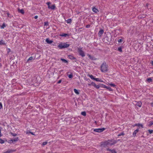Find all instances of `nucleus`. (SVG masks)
<instances>
[{"instance_id":"3","label":"nucleus","mask_w":153,"mask_h":153,"mask_svg":"<svg viewBox=\"0 0 153 153\" xmlns=\"http://www.w3.org/2000/svg\"><path fill=\"white\" fill-rule=\"evenodd\" d=\"M46 4L48 5V8L51 10H54L56 8L55 4H53L51 6L50 4H51V3L50 2H47Z\"/></svg>"},{"instance_id":"27","label":"nucleus","mask_w":153,"mask_h":153,"mask_svg":"<svg viewBox=\"0 0 153 153\" xmlns=\"http://www.w3.org/2000/svg\"><path fill=\"white\" fill-rule=\"evenodd\" d=\"M125 135V134L123 132H122L121 133H120L118 135V136H121V135H122V136H123Z\"/></svg>"},{"instance_id":"21","label":"nucleus","mask_w":153,"mask_h":153,"mask_svg":"<svg viewBox=\"0 0 153 153\" xmlns=\"http://www.w3.org/2000/svg\"><path fill=\"white\" fill-rule=\"evenodd\" d=\"M61 61H62L63 62L65 63H68V61L67 60H66L64 59H62V58H61Z\"/></svg>"},{"instance_id":"33","label":"nucleus","mask_w":153,"mask_h":153,"mask_svg":"<svg viewBox=\"0 0 153 153\" xmlns=\"http://www.w3.org/2000/svg\"><path fill=\"white\" fill-rule=\"evenodd\" d=\"M5 27V25L4 23L2 25L1 27V28L2 29H4Z\"/></svg>"},{"instance_id":"20","label":"nucleus","mask_w":153,"mask_h":153,"mask_svg":"<svg viewBox=\"0 0 153 153\" xmlns=\"http://www.w3.org/2000/svg\"><path fill=\"white\" fill-rule=\"evenodd\" d=\"M88 57L89 58L92 60H95L96 59H94V57L91 56V55H89Z\"/></svg>"},{"instance_id":"32","label":"nucleus","mask_w":153,"mask_h":153,"mask_svg":"<svg viewBox=\"0 0 153 153\" xmlns=\"http://www.w3.org/2000/svg\"><path fill=\"white\" fill-rule=\"evenodd\" d=\"M4 140L0 138V143L1 144H3L4 143Z\"/></svg>"},{"instance_id":"48","label":"nucleus","mask_w":153,"mask_h":153,"mask_svg":"<svg viewBox=\"0 0 153 153\" xmlns=\"http://www.w3.org/2000/svg\"><path fill=\"white\" fill-rule=\"evenodd\" d=\"M61 81H62V80H59L57 82V83L59 84V83H60L61 82Z\"/></svg>"},{"instance_id":"10","label":"nucleus","mask_w":153,"mask_h":153,"mask_svg":"<svg viewBox=\"0 0 153 153\" xmlns=\"http://www.w3.org/2000/svg\"><path fill=\"white\" fill-rule=\"evenodd\" d=\"M104 33V30H103L101 29L99 31V32L98 33V35L99 36H101L103 34V33Z\"/></svg>"},{"instance_id":"31","label":"nucleus","mask_w":153,"mask_h":153,"mask_svg":"<svg viewBox=\"0 0 153 153\" xmlns=\"http://www.w3.org/2000/svg\"><path fill=\"white\" fill-rule=\"evenodd\" d=\"M101 87H102V88H106L107 86H106L105 85H103V84H101Z\"/></svg>"},{"instance_id":"53","label":"nucleus","mask_w":153,"mask_h":153,"mask_svg":"<svg viewBox=\"0 0 153 153\" xmlns=\"http://www.w3.org/2000/svg\"><path fill=\"white\" fill-rule=\"evenodd\" d=\"M99 82H103V81L102 80H101V79H100V81Z\"/></svg>"},{"instance_id":"5","label":"nucleus","mask_w":153,"mask_h":153,"mask_svg":"<svg viewBox=\"0 0 153 153\" xmlns=\"http://www.w3.org/2000/svg\"><path fill=\"white\" fill-rule=\"evenodd\" d=\"M117 142V141L113 140H108V146H111L112 145H113Z\"/></svg>"},{"instance_id":"60","label":"nucleus","mask_w":153,"mask_h":153,"mask_svg":"<svg viewBox=\"0 0 153 153\" xmlns=\"http://www.w3.org/2000/svg\"><path fill=\"white\" fill-rule=\"evenodd\" d=\"M9 51H8V52H9Z\"/></svg>"},{"instance_id":"45","label":"nucleus","mask_w":153,"mask_h":153,"mask_svg":"<svg viewBox=\"0 0 153 153\" xmlns=\"http://www.w3.org/2000/svg\"><path fill=\"white\" fill-rule=\"evenodd\" d=\"M123 40L121 39H119L118 40V42H119V43H120V42H122Z\"/></svg>"},{"instance_id":"39","label":"nucleus","mask_w":153,"mask_h":153,"mask_svg":"<svg viewBox=\"0 0 153 153\" xmlns=\"http://www.w3.org/2000/svg\"><path fill=\"white\" fill-rule=\"evenodd\" d=\"M48 143V142H43L42 143V145L43 146H45Z\"/></svg>"},{"instance_id":"50","label":"nucleus","mask_w":153,"mask_h":153,"mask_svg":"<svg viewBox=\"0 0 153 153\" xmlns=\"http://www.w3.org/2000/svg\"><path fill=\"white\" fill-rule=\"evenodd\" d=\"M29 133H30V134H32V135H34V134H33V132H31L30 131V132H29Z\"/></svg>"},{"instance_id":"55","label":"nucleus","mask_w":153,"mask_h":153,"mask_svg":"<svg viewBox=\"0 0 153 153\" xmlns=\"http://www.w3.org/2000/svg\"><path fill=\"white\" fill-rule=\"evenodd\" d=\"M151 64L153 65V61L151 62Z\"/></svg>"},{"instance_id":"36","label":"nucleus","mask_w":153,"mask_h":153,"mask_svg":"<svg viewBox=\"0 0 153 153\" xmlns=\"http://www.w3.org/2000/svg\"><path fill=\"white\" fill-rule=\"evenodd\" d=\"M148 131L149 133L150 134H151L153 132V130H150L149 129V130H148Z\"/></svg>"},{"instance_id":"35","label":"nucleus","mask_w":153,"mask_h":153,"mask_svg":"<svg viewBox=\"0 0 153 153\" xmlns=\"http://www.w3.org/2000/svg\"><path fill=\"white\" fill-rule=\"evenodd\" d=\"M91 85L94 86V87L96 86V84L93 82H92L91 83Z\"/></svg>"},{"instance_id":"30","label":"nucleus","mask_w":153,"mask_h":153,"mask_svg":"<svg viewBox=\"0 0 153 153\" xmlns=\"http://www.w3.org/2000/svg\"><path fill=\"white\" fill-rule=\"evenodd\" d=\"M138 126L141 127V128H143V125L142 124H141L140 123L138 124Z\"/></svg>"},{"instance_id":"22","label":"nucleus","mask_w":153,"mask_h":153,"mask_svg":"<svg viewBox=\"0 0 153 153\" xmlns=\"http://www.w3.org/2000/svg\"><path fill=\"white\" fill-rule=\"evenodd\" d=\"M81 114L84 116H86V113L85 111L82 112L81 113Z\"/></svg>"},{"instance_id":"16","label":"nucleus","mask_w":153,"mask_h":153,"mask_svg":"<svg viewBox=\"0 0 153 153\" xmlns=\"http://www.w3.org/2000/svg\"><path fill=\"white\" fill-rule=\"evenodd\" d=\"M33 59V57L32 56L30 57V58H28V59L27 61L26 62L28 63L30 61H32V60Z\"/></svg>"},{"instance_id":"7","label":"nucleus","mask_w":153,"mask_h":153,"mask_svg":"<svg viewBox=\"0 0 153 153\" xmlns=\"http://www.w3.org/2000/svg\"><path fill=\"white\" fill-rule=\"evenodd\" d=\"M135 102H136V103L135 104L136 105L140 107H141L142 103L140 101H139L138 102L135 101Z\"/></svg>"},{"instance_id":"25","label":"nucleus","mask_w":153,"mask_h":153,"mask_svg":"<svg viewBox=\"0 0 153 153\" xmlns=\"http://www.w3.org/2000/svg\"><path fill=\"white\" fill-rule=\"evenodd\" d=\"M153 125V121H150L149 122V126H151Z\"/></svg>"},{"instance_id":"63","label":"nucleus","mask_w":153,"mask_h":153,"mask_svg":"<svg viewBox=\"0 0 153 153\" xmlns=\"http://www.w3.org/2000/svg\"><path fill=\"white\" fill-rule=\"evenodd\" d=\"M55 1H56V0H55Z\"/></svg>"},{"instance_id":"47","label":"nucleus","mask_w":153,"mask_h":153,"mask_svg":"<svg viewBox=\"0 0 153 153\" xmlns=\"http://www.w3.org/2000/svg\"><path fill=\"white\" fill-rule=\"evenodd\" d=\"M1 127H0V137H1L2 136V135L1 134Z\"/></svg>"},{"instance_id":"38","label":"nucleus","mask_w":153,"mask_h":153,"mask_svg":"<svg viewBox=\"0 0 153 153\" xmlns=\"http://www.w3.org/2000/svg\"><path fill=\"white\" fill-rule=\"evenodd\" d=\"M44 26H48V22H45L44 23Z\"/></svg>"},{"instance_id":"18","label":"nucleus","mask_w":153,"mask_h":153,"mask_svg":"<svg viewBox=\"0 0 153 153\" xmlns=\"http://www.w3.org/2000/svg\"><path fill=\"white\" fill-rule=\"evenodd\" d=\"M6 44L4 41L3 40H1L0 41V45H5Z\"/></svg>"},{"instance_id":"34","label":"nucleus","mask_w":153,"mask_h":153,"mask_svg":"<svg viewBox=\"0 0 153 153\" xmlns=\"http://www.w3.org/2000/svg\"><path fill=\"white\" fill-rule=\"evenodd\" d=\"M68 77L69 78H71L73 77V76L72 74H70L68 75Z\"/></svg>"},{"instance_id":"2","label":"nucleus","mask_w":153,"mask_h":153,"mask_svg":"<svg viewBox=\"0 0 153 153\" xmlns=\"http://www.w3.org/2000/svg\"><path fill=\"white\" fill-rule=\"evenodd\" d=\"M70 46V44L68 43V42L65 43H62L59 44L58 46V47L60 49L66 48Z\"/></svg>"},{"instance_id":"19","label":"nucleus","mask_w":153,"mask_h":153,"mask_svg":"<svg viewBox=\"0 0 153 153\" xmlns=\"http://www.w3.org/2000/svg\"><path fill=\"white\" fill-rule=\"evenodd\" d=\"M74 91L76 94L78 95L79 94V92H78V91L76 89H74Z\"/></svg>"},{"instance_id":"56","label":"nucleus","mask_w":153,"mask_h":153,"mask_svg":"<svg viewBox=\"0 0 153 153\" xmlns=\"http://www.w3.org/2000/svg\"><path fill=\"white\" fill-rule=\"evenodd\" d=\"M88 85L89 86H90L91 85V84H88Z\"/></svg>"},{"instance_id":"9","label":"nucleus","mask_w":153,"mask_h":153,"mask_svg":"<svg viewBox=\"0 0 153 153\" xmlns=\"http://www.w3.org/2000/svg\"><path fill=\"white\" fill-rule=\"evenodd\" d=\"M139 129L138 128L136 130H135L133 132V137H135L136 136V134L139 131Z\"/></svg>"},{"instance_id":"51","label":"nucleus","mask_w":153,"mask_h":153,"mask_svg":"<svg viewBox=\"0 0 153 153\" xmlns=\"http://www.w3.org/2000/svg\"><path fill=\"white\" fill-rule=\"evenodd\" d=\"M150 104L151 106L153 107V102L151 103Z\"/></svg>"},{"instance_id":"1","label":"nucleus","mask_w":153,"mask_h":153,"mask_svg":"<svg viewBox=\"0 0 153 153\" xmlns=\"http://www.w3.org/2000/svg\"><path fill=\"white\" fill-rule=\"evenodd\" d=\"M108 65L105 62H104L102 64L100 70L102 72H107L108 71Z\"/></svg>"},{"instance_id":"4","label":"nucleus","mask_w":153,"mask_h":153,"mask_svg":"<svg viewBox=\"0 0 153 153\" xmlns=\"http://www.w3.org/2000/svg\"><path fill=\"white\" fill-rule=\"evenodd\" d=\"M78 51L79 54V55L82 56L83 57L85 56V53L84 51L82 50V48H79L78 49Z\"/></svg>"},{"instance_id":"61","label":"nucleus","mask_w":153,"mask_h":153,"mask_svg":"<svg viewBox=\"0 0 153 153\" xmlns=\"http://www.w3.org/2000/svg\"><path fill=\"white\" fill-rule=\"evenodd\" d=\"M9 51H8V52H9Z\"/></svg>"},{"instance_id":"29","label":"nucleus","mask_w":153,"mask_h":153,"mask_svg":"<svg viewBox=\"0 0 153 153\" xmlns=\"http://www.w3.org/2000/svg\"><path fill=\"white\" fill-rule=\"evenodd\" d=\"M106 88L108 89L109 91H112V89L110 87L107 86Z\"/></svg>"},{"instance_id":"6","label":"nucleus","mask_w":153,"mask_h":153,"mask_svg":"<svg viewBox=\"0 0 153 153\" xmlns=\"http://www.w3.org/2000/svg\"><path fill=\"white\" fill-rule=\"evenodd\" d=\"M105 128H99L97 129H94V131L95 132H101L105 130Z\"/></svg>"},{"instance_id":"57","label":"nucleus","mask_w":153,"mask_h":153,"mask_svg":"<svg viewBox=\"0 0 153 153\" xmlns=\"http://www.w3.org/2000/svg\"><path fill=\"white\" fill-rule=\"evenodd\" d=\"M148 4H146V6H148Z\"/></svg>"},{"instance_id":"43","label":"nucleus","mask_w":153,"mask_h":153,"mask_svg":"<svg viewBox=\"0 0 153 153\" xmlns=\"http://www.w3.org/2000/svg\"><path fill=\"white\" fill-rule=\"evenodd\" d=\"M11 134L12 136H15L17 135V134H14L13 133H11Z\"/></svg>"},{"instance_id":"12","label":"nucleus","mask_w":153,"mask_h":153,"mask_svg":"<svg viewBox=\"0 0 153 153\" xmlns=\"http://www.w3.org/2000/svg\"><path fill=\"white\" fill-rule=\"evenodd\" d=\"M45 41L48 44H51L53 42V41L52 40H50L48 38L46 39Z\"/></svg>"},{"instance_id":"15","label":"nucleus","mask_w":153,"mask_h":153,"mask_svg":"<svg viewBox=\"0 0 153 153\" xmlns=\"http://www.w3.org/2000/svg\"><path fill=\"white\" fill-rule=\"evenodd\" d=\"M92 10L95 13H97L98 11V10L96 8H95L94 7H93Z\"/></svg>"},{"instance_id":"37","label":"nucleus","mask_w":153,"mask_h":153,"mask_svg":"<svg viewBox=\"0 0 153 153\" xmlns=\"http://www.w3.org/2000/svg\"><path fill=\"white\" fill-rule=\"evenodd\" d=\"M101 86L99 85H96V86L95 87V88H96L97 89H98L100 88V87Z\"/></svg>"},{"instance_id":"41","label":"nucleus","mask_w":153,"mask_h":153,"mask_svg":"<svg viewBox=\"0 0 153 153\" xmlns=\"http://www.w3.org/2000/svg\"><path fill=\"white\" fill-rule=\"evenodd\" d=\"M69 58L71 59H75V58L73 57L72 56H71V55H69Z\"/></svg>"},{"instance_id":"28","label":"nucleus","mask_w":153,"mask_h":153,"mask_svg":"<svg viewBox=\"0 0 153 153\" xmlns=\"http://www.w3.org/2000/svg\"><path fill=\"white\" fill-rule=\"evenodd\" d=\"M147 81L149 82H152V80L151 78H149L147 79Z\"/></svg>"},{"instance_id":"14","label":"nucleus","mask_w":153,"mask_h":153,"mask_svg":"<svg viewBox=\"0 0 153 153\" xmlns=\"http://www.w3.org/2000/svg\"><path fill=\"white\" fill-rule=\"evenodd\" d=\"M60 36H61L66 37V36H68L69 35L68 33H62L61 34Z\"/></svg>"},{"instance_id":"58","label":"nucleus","mask_w":153,"mask_h":153,"mask_svg":"<svg viewBox=\"0 0 153 153\" xmlns=\"http://www.w3.org/2000/svg\"><path fill=\"white\" fill-rule=\"evenodd\" d=\"M119 140H118L117 141H119Z\"/></svg>"},{"instance_id":"46","label":"nucleus","mask_w":153,"mask_h":153,"mask_svg":"<svg viewBox=\"0 0 153 153\" xmlns=\"http://www.w3.org/2000/svg\"><path fill=\"white\" fill-rule=\"evenodd\" d=\"M2 108V104L1 102H0V109Z\"/></svg>"},{"instance_id":"54","label":"nucleus","mask_w":153,"mask_h":153,"mask_svg":"<svg viewBox=\"0 0 153 153\" xmlns=\"http://www.w3.org/2000/svg\"><path fill=\"white\" fill-rule=\"evenodd\" d=\"M138 126V124H136L134 126Z\"/></svg>"},{"instance_id":"23","label":"nucleus","mask_w":153,"mask_h":153,"mask_svg":"<svg viewBox=\"0 0 153 153\" xmlns=\"http://www.w3.org/2000/svg\"><path fill=\"white\" fill-rule=\"evenodd\" d=\"M88 76L91 79L94 80V79H95V78L94 77V76L92 75H89Z\"/></svg>"},{"instance_id":"42","label":"nucleus","mask_w":153,"mask_h":153,"mask_svg":"<svg viewBox=\"0 0 153 153\" xmlns=\"http://www.w3.org/2000/svg\"><path fill=\"white\" fill-rule=\"evenodd\" d=\"M100 79L99 78H95V79H94V80H95L96 81H100Z\"/></svg>"},{"instance_id":"49","label":"nucleus","mask_w":153,"mask_h":153,"mask_svg":"<svg viewBox=\"0 0 153 153\" xmlns=\"http://www.w3.org/2000/svg\"><path fill=\"white\" fill-rule=\"evenodd\" d=\"M38 17V16H34V19H37Z\"/></svg>"},{"instance_id":"8","label":"nucleus","mask_w":153,"mask_h":153,"mask_svg":"<svg viewBox=\"0 0 153 153\" xmlns=\"http://www.w3.org/2000/svg\"><path fill=\"white\" fill-rule=\"evenodd\" d=\"M101 145L104 147H105L107 146H108V140L107 141H105L103 143H102L101 144Z\"/></svg>"},{"instance_id":"40","label":"nucleus","mask_w":153,"mask_h":153,"mask_svg":"<svg viewBox=\"0 0 153 153\" xmlns=\"http://www.w3.org/2000/svg\"><path fill=\"white\" fill-rule=\"evenodd\" d=\"M109 85L112 87H115L116 86V85L114 84L111 83Z\"/></svg>"},{"instance_id":"52","label":"nucleus","mask_w":153,"mask_h":153,"mask_svg":"<svg viewBox=\"0 0 153 153\" xmlns=\"http://www.w3.org/2000/svg\"><path fill=\"white\" fill-rule=\"evenodd\" d=\"M7 15L8 17H10V16H9L10 14L9 13H7Z\"/></svg>"},{"instance_id":"11","label":"nucleus","mask_w":153,"mask_h":153,"mask_svg":"<svg viewBox=\"0 0 153 153\" xmlns=\"http://www.w3.org/2000/svg\"><path fill=\"white\" fill-rule=\"evenodd\" d=\"M107 150L110 151L111 153H117L116 152L114 149L111 150L109 148H108L107 149Z\"/></svg>"},{"instance_id":"17","label":"nucleus","mask_w":153,"mask_h":153,"mask_svg":"<svg viewBox=\"0 0 153 153\" xmlns=\"http://www.w3.org/2000/svg\"><path fill=\"white\" fill-rule=\"evenodd\" d=\"M18 12H19L20 13L23 14H24L25 13L23 9H22L21 10L19 9Z\"/></svg>"},{"instance_id":"59","label":"nucleus","mask_w":153,"mask_h":153,"mask_svg":"<svg viewBox=\"0 0 153 153\" xmlns=\"http://www.w3.org/2000/svg\"><path fill=\"white\" fill-rule=\"evenodd\" d=\"M9 51H10V49H9Z\"/></svg>"},{"instance_id":"44","label":"nucleus","mask_w":153,"mask_h":153,"mask_svg":"<svg viewBox=\"0 0 153 153\" xmlns=\"http://www.w3.org/2000/svg\"><path fill=\"white\" fill-rule=\"evenodd\" d=\"M90 27V25H87L86 26V27L87 28H89Z\"/></svg>"},{"instance_id":"62","label":"nucleus","mask_w":153,"mask_h":153,"mask_svg":"<svg viewBox=\"0 0 153 153\" xmlns=\"http://www.w3.org/2000/svg\"><path fill=\"white\" fill-rule=\"evenodd\" d=\"M1 66V65L0 64V67Z\"/></svg>"},{"instance_id":"24","label":"nucleus","mask_w":153,"mask_h":153,"mask_svg":"<svg viewBox=\"0 0 153 153\" xmlns=\"http://www.w3.org/2000/svg\"><path fill=\"white\" fill-rule=\"evenodd\" d=\"M67 22L68 23H70L71 22L72 20L71 19H68L66 20Z\"/></svg>"},{"instance_id":"26","label":"nucleus","mask_w":153,"mask_h":153,"mask_svg":"<svg viewBox=\"0 0 153 153\" xmlns=\"http://www.w3.org/2000/svg\"><path fill=\"white\" fill-rule=\"evenodd\" d=\"M117 49H118V51H120V52H123L122 48L121 47H119Z\"/></svg>"},{"instance_id":"13","label":"nucleus","mask_w":153,"mask_h":153,"mask_svg":"<svg viewBox=\"0 0 153 153\" xmlns=\"http://www.w3.org/2000/svg\"><path fill=\"white\" fill-rule=\"evenodd\" d=\"M19 140V138L18 137H17L11 140L10 141L12 142V143H13L14 142H16L18 141Z\"/></svg>"}]
</instances>
